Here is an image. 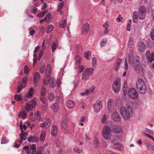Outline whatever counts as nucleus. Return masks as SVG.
<instances>
[{
    "label": "nucleus",
    "instance_id": "obj_1",
    "mask_svg": "<svg viewBox=\"0 0 154 154\" xmlns=\"http://www.w3.org/2000/svg\"><path fill=\"white\" fill-rule=\"evenodd\" d=\"M119 112L122 117L125 119H128L133 115V110L129 104L122 106L119 108Z\"/></svg>",
    "mask_w": 154,
    "mask_h": 154
},
{
    "label": "nucleus",
    "instance_id": "obj_2",
    "mask_svg": "<svg viewBox=\"0 0 154 154\" xmlns=\"http://www.w3.org/2000/svg\"><path fill=\"white\" fill-rule=\"evenodd\" d=\"M140 58L138 56H135L132 59V67L135 71L138 74L142 72L143 69L142 66L141 65L139 61Z\"/></svg>",
    "mask_w": 154,
    "mask_h": 154
},
{
    "label": "nucleus",
    "instance_id": "obj_3",
    "mask_svg": "<svg viewBox=\"0 0 154 154\" xmlns=\"http://www.w3.org/2000/svg\"><path fill=\"white\" fill-rule=\"evenodd\" d=\"M136 88L137 90L142 94H144L147 90L146 85L143 81L141 79H138L136 83Z\"/></svg>",
    "mask_w": 154,
    "mask_h": 154
},
{
    "label": "nucleus",
    "instance_id": "obj_4",
    "mask_svg": "<svg viewBox=\"0 0 154 154\" xmlns=\"http://www.w3.org/2000/svg\"><path fill=\"white\" fill-rule=\"evenodd\" d=\"M111 130L108 126L105 125L103 129V138L108 140L111 137Z\"/></svg>",
    "mask_w": 154,
    "mask_h": 154
},
{
    "label": "nucleus",
    "instance_id": "obj_5",
    "mask_svg": "<svg viewBox=\"0 0 154 154\" xmlns=\"http://www.w3.org/2000/svg\"><path fill=\"white\" fill-rule=\"evenodd\" d=\"M121 83L120 78H117L114 81L112 85L113 90L116 93L118 92L120 90Z\"/></svg>",
    "mask_w": 154,
    "mask_h": 154
},
{
    "label": "nucleus",
    "instance_id": "obj_6",
    "mask_svg": "<svg viewBox=\"0 0 154 154\" xmlns=\"http://www.w3.org/2000/svg\"><path fill=\"white\" fill-rule=\"evenodd\" d=\"M138 17L140 19H144L146 15V8L143 6H140L138 9V12H137Z\"/></svg>",
    "mask_w": 154,
    "mask_h": 154
},
{
    "label": "nucleus",
    "instance_id": "obj_7",
    "mask_svg": "<svg viewBox=\"0 0 154 154\" xmlns=\"http://www.w3.org/2000/svg\"><path fill=\"white\" fill-rule=\"evenodd\" d=\"M94 69L92 68L87 69L82 74V79L86 80L88 79L89 76L93 74Z\"/></svg>",
    "mask_w": 154,
    "mask_h": 154
},
{
    "label": "nucleus",
    "instance_id": "obj_8",
    "mask_svg": "<svg viewBox=\"0 0 154 154\" xmlns=\"http://www.w3.org/2000/svg\"><path fill=\"white\" fill-rule=\"evenodd\" d=\"M128 95L131 98L134 99H137L138 96L137 92L133 88H131L128 90Z\"/></svg>",
    "mask_w": 154,
    "mask_h": 154
},
{
    "label": "nucleus",
    "instance_id": "obj_9",
    "mask_svg": "<svg viewBox=\"0 0 154 154\" xmlns=\"http://www.w3.org/2000/svg\"><path fill=\"white\" fill-rule=\"evenodd\" d=\"M102 108V101H99L96 102L94 105V110L96 112L98 113L100 112Z\"/></svg>",
    "mask_w": 154,
    "mask_h": 154
},
{
    "label": "nucleus",
    "instance_id": "obj_10",
    "mask_svg": "<svg viewBox=\"0 0 154 154\" xmlns=\"http://www.w3.org/2000/svg\"><path fill=\"white\" fill-rule=\"evenodd\" d=\"M108 110L110 113H111L115 110V103L113 100L110 99L108 103Z\"/></svg>",
    "mask_w": 154,
    "mask_h": 154
},
{
    "label": "nucleus",
    "instance_id": "obj_11",
    "mask_svg": "<svg viewBox=\"0 0 154 154\" xmlns=\"http://www.w3.org/2000/svg\"><path fill=\"white\" fill-rule=\"evenodd\" d=\"M146 56L148 62L151 63L154 60V52H152L151 54L150 51H147L146 53Z\"/></svg>",
    "mask_w": 154,
    "mask_h": 154
},
{
    "label": "nucleus",
    "instance_id": "obj_12",
    "mask_svg": "<svg viewBox=\"0 0 154 154\" xmlns=\"http://www.w3.org/2000/svg\"><path fill=\"white\" fill-rule=\"evenodd\" d=\"M112 114V119L115 121H120L121 120V118L119 113L115 111Z\"/></svg>",
    "mask_w": 154,
    "mask_h": 154
},
{
    "label": "nucleus",
    "instance_id": "obj_13",
    "mask_svg": "<svg viewBox=\"0 0 154 154\" xmlns=\"http://www.w3.org/2000/svg\"><path fill=\"white\" fill-rule=\"evenodd\" d=\"M90 25L88 23H86L84 25L82 29V31L83 33L84 34H87L89 29Z\"/></svg>",
    "mask_w": 154,
    "mask_h": 154
},
{
    "label": "nucleus",
    "instance_id": "obj_14",
    "mask_svg": "<svg viewBox=\"0 0 154 154\" xmlns=\"http://www.w3.org/2000/svg\"><path fill=\"white\" fill-rule=\"evenodd\" d=\"M40 77V74L39 72H37L35 73L34 81L35 85L39 82Z\"/></svg>",
    "mask_w": 154,
    "mask_h": 154
},
{
    "label": "nucleus",
    "instance_id": "obj_15",
    "mask_svg": "<svg viewBox=\"0 0 154 154\" xmlns=\"http://www.w3.org/2000/svg\"><path fill=\"white\" fill-rule=\"evenodd\" d=\"M49 84L50 87L51 88H54L56 86V85L55 79L53 77H50Z\"/></svg>",
    "mask_w": 154,
    "mask_h": 154
},
{
    "label": "nucleus",
    "instance_id": "obj_16",
    "mask_svg": "<svg viewBox=\"0 0 154 154\" xmlns=\"http://www.w3.org/2000/svg\"><path fill=\"white\" fill-rule=\"evenodd\" d=\"M26 134L24 132L23 130H22V132L20 134V138L21 140H18V142H21V144L22 143V141L23 140H25L26 138Z\"/></svg>",
    "mask_w": 154,
    "mask_h": 154
},
{
    "label": "nucleus",
    "instance_id": "obj_17",
    "mask_svg": "<svg viewBox=\"0 0 154 154\" xmlns=\"http://www.w3.org/2000/svg\"><path fill=\"white\" fill-rule=\"evenodd\" d=\"M81 62V58L79 56H77L75 58V66L77 69L80 66Z\"/></svg>",
    "mask_w": 154,
    "mask_h": 154
},
{
    "label": "nucleus",
    "instance_id": "obj_18",
    "mask_svg": "<svg viewBox=\"0 0 154 154\" xmlns=\"http://www.w3.org/2000/svg\"><path fill=\"white\" fill-rule=\"evenodd\" d=\"M66 105L68 108L72 109L74 106L75 104L74 102L72 100H69L66 102Z\"/></svg>",
    "mask_w": 154,
    "mask_h": 154
},
{
    "label": "nucleus",
    "instance_id": "obj_19",
    "mask_svg": "<svg viewBox=\"0 0 154 154\" xmlns=\"http://www.w3.org/2000/svg\"><path fill=\"white\" fill-rule=\"evenodd\" d=\"M114 148L116 150L122 151L124 149V147L119 143H115L114 145Z\"/></svg>",
    "mask_w": 154,
    "mask_h": 154
},
{
    "label": "nucleus",
    "instance_id": "obj_20",
    "mask_svg": "<svg viewBox=\"0 0 154 154\" xmlns=\"http://www.w3.org/2000/svg\"><path fill=\"white\" fill-rule=\"evenodd\" d=\"M50 121L49 119L47 118L45 119V121L43 123H41L40 125V127L43 128H45L47 125L49 126L50 124Z\"/></svg>",
    "mask_w": 154,
    "mask_h": 154
},
{
    "label": "nucleus",
    "instance_id": "obj_21",
    "mask_svg": "<svg viewBox=\"0 0 154 154\" xmlns=\"http://www.w3.org/2000/svg\"><path fill=\"white\" fill-rule=\"evenodd\" d=\"M33 92V89L32 88H30L27 94L25 95V97L31 98Z\"/></svg>",
    "mask_w": 154,
    "mask_h": 154
},
{
    "label": "nucleus",
    "instance_id": "obj_22",
    "mask_svg": "<svg viewBox=\"0 0 154 154\" xmlns=\"http://www.w3.org/2000/svg\"><path fill=\"white\" fill-rule=\"evenodd\" d=\"M51 108L54 112H57L59 111L60 107L59 104L57 103L53 104L51 106Z\"/></svg>",
    "mask_w": 154,
    "mask_h": 154
},
{
    "label": "nucleus",
    "instance_id": "obj_23",
    "mask_svg": "<svg viewBox=\"0 0 154 154\" xmlns=\"http://www.w3.org/2000/svg\"><path fill=\"white\" fill-rule=\"evenodd\" d=\"M146 48L144 44L141 42H140L138 45V49L140 51H143Z\"/></svg>",
    "mask_w": 154,
    "mask_h": 154
},
{
    "label": "nucleus",
    "instance_id": "obj_24",
    "mask_svg": "<svg viewBox=\"0 0 154 154\" xmlns=\"http://www.w3.org/2000/svg\"><path fill=\"white\" fill-rule=\"evenodd\" d=\"M66 20L65 19H63L60 22L59 26L60 28H64L66 24Z\"/></svg>",
    "mask_w": 154,
    "mask_h": 154
},
{
    "label": "nucleus",
    "instance_id": "obj_25",
    "mask_svg": "<svg viewBox=\"0 0 154 154\" xmlns=\"http://www.w3.org/2000/svg\"><path fill=\"white\" fill-rule=\"evenodd\" d=\"M41 119L40 112L39 111H36L35 112L34 115V120L38 121H40Z\"/></svg>",
    "mask_w": 154,
    "mask_h": 154
},
{
    "label": "nucleus",
    "instance_id": "obj_26",
    "mask_svg": "<svg viewBox=\"0 0 154 154\" xmlns=\"http://www.w3.org/2000/svg\"><path fill=\"white\" fill-rule=\"evenodd\" d=\"M54 26L52 24L48 25L46 28V33H50L54 28Z\"/></svg>",
    "mask_w": 154,
    "mask_h": 154
},
{
    "label": "nucleus",
    "instance_id": "obj_27",
    "mask_svg": "<svg viewBox=\"0 0 154 154\" xmlns=\"http://www.w3.org/2000/svg\"><path fill=\"white\" fill-rule=\"evenodd\" d=\"M137 12H134L133 13V17L132 21L134 23H137Z\"/></svg>",
    "mask_w": 154,
    "mask_h": 154
},
{
    "label": "nucleus",
    "instance_id": "obj_28",
    "mask_svg": "<svg viewBox=\"0 0 154 154\" xmlns=\"http://www.w3.org/2000/svg\"><path fill=\"white\" fill-rule=\"evenodd\" d=\"M40 92L41 95H45L46 93V88L45 86L42 85V86Z\"/></svg>",
    "mask_w": 154,
    "mask_h": 154
},
{
    "label": "nucleus",
    "instance_id": "obj_29",
    "mask_svg": "<svg viewBox=\"0 0 154 154\" xmlns=\"http://www.w3.org/2000/svg\"><path fill=\"white\" fill-rule=\"evenodd\" d=\"M57 127L55 126H53L51 128V134L52 136H55L57 132Z\"/></svg>",
    "mask_w": 154,
    "mask_h": 154
},
{
    "label": "nucleus",
    "instance_id": "obj_30",
    "mask_svg": "<svg viewBox=\"0 0 154 154\" xmlns=\"http://www.w3.org/2000/svg\"><path fill=\"white\" fill-rule=\"evenodd\" d=\"M127 60H128V63H130V61L131 60V59L129 57H127V58H126V59L125 61V70H126L127 71L128 70V63Z\"/></svg>",
    "mask_w": 154,
    "mask_h": 154
},
{
    "label": "nucleus",
    "instance_id": "obj_31",
    "mask_svg": "<svg viewBox=\"0 0 154 154\" xmlns=\"http://www.w3.org/2000/svg\"><path fill=\"white\" fill-rule=\"evenodd\" d=\"M67 121L65 119H63L62 120L61 122V126L62 128L64 129H66L67 128Z\"/></svg>",
    "mask_w": 154,
    "mask_h": 154
},
{
    "label": "nucleus",
    "instance_id": "obj_32",
    "mask_svg": "<svg viewBox=\"0 0 154 154\" xmlns=\"http://www.w3.org/2000/svg\"><path fill=\"white\" fill-rule=\"evenodd\" d=\"M33 108L32 105L30 104L29 103H27L25 106V109L27 111L31 110Z\"/></svg>",
    "mask_w": 154,
    "mask_h": 154
},
{
    "label": "nucleus",
    "instance_id": "obj_33",
    "mask_svg": "<svg viewBox=\"0 0 154 154\" xmlns=\"http://www.w3.org/2000/svg\"><path fill=\"white\" fill-rule=\"evenodd\" d=\"M51 72V68L50 64H48L46 69V74L47 76H49Z\"/></svg>",
    "mask_w": 154,
    "mask_h": 154
},
{
    "label": "nucleus",
    "instance_id": "obj_34",
    "mask_svg": "<svg viewBox=\"0 0 154 154\" xmlns=\"http://www.w3.org/2000/svg\"><path fill=\"white\" fill-rule=\"evenodd\" d=\"M113 131L114 133H120L122 131L120 127L119 126H115Z\"/></svg>",
    "mask_w": 154,
    "mask_h": 154
},
{
    "label": "nucleus",
    "instance_id": "obj_35",
    "mask_svg": "<svg viewBox=\"0 0 154 154\" xmlns=\"http://www.w3.org/2000/svg\"><path fill=\"white\" fill-rule=\"evenodd\" d=\"M122 60L120 59H119L117 61L114 67L115 69L117 70L118 69V68L120 66Z\"/></svg>",
    "mask_w": 154,
    "mask_h": 154
},
{
    "label": "nucleus",
    "instance_id": "obj_36",
    "mask_svg": "<svg viewBox=\"0 0 154 154\" xmlns=\"http://www.w3.org/2000/svg\"><path fill=\"white\" fill-rule=\"evenodd\" d=\"M26 85H23L21 84L18 86L17 89V93H19L24 88H25Z\"/></svg>",
    "mask_w": 154,
    "mask_h": 154
},
{
    "label": "nucleus",
    "instance_id": "obj_37",
    "mask_svg": "<svg viewBox=\"0 0 154 154\" xmlns=\"http://www.w3.org/2000/svg\"><path fill=\"white\" fill-rule=\"evenodd\" d=\"M108 118V116L107 115L105 114L102 117V123L106 124L107 122V119Z\"/></svg>",
    "mask_w": 154,
    "mask_h": 154
},
{
    "label": "nucleus",
    "instance_id": "obj_38",
    "mask_svg": "<svg viewBox=\"0 0 154 154\" xmlns=\"http://www.w3.org/2000/svg\"><path fill=\"white\" fill-rule=\"evenodd\" d=\"M127 92L126 91V90L124 91V93L122 96V98L125 101H128L129 99V98L128 97V94H127Z\"/></svg>",
    "mask_w": 154,
    "mask_h": 154
},
{
    "label": "nucleus",
    "instance_id": "obj_39",
    "mask_svg": "<svg viewBox=\"0 0 154 154\" xmlns=\"http://www.w3.org/2000/svg\"><path fill=\"white\" fill-rule=\"evenodd\" d=\"M29 147L30 149L32 152V153H34L36 150V148L35 144H32L29 146Z\"/></svg>",
    "mask_w": 154,
    "mask_h": 154
},
{
    "label": "nucleus",
    "instance_id": "obj_40",
    "mask_svg": "<svg viewBox=\"0 0 154 154\" xmlns=\"http://www.w3.org/2000/svg\"><path fill=\"white\" fill-rule=\"evenodd\" d=\"M27 140L29 142H36L37 141V139L36 138L32 136H30Z\"/></svg>",
    "mask_w": 154,
    "mask_h": 154
},
{
    "label": "nucleus",
    "instance_id": "obj_41",
    "mask_svg": "<svg viewBox=\"0 0 154 154\" xmlns=\"http://www.w3.org/2000/svg\"><path fill=\"white\" fill-rule=\"evenodd\" d=\"M48 97L49 100L50 101H52L54 98V94L52 92L49 93L48 94Z\"/></svg>",
    "mask_w": 154,
    "mask_h": 154
},
{
    "label": "nucleus",
    "instance_id": "obj_42",
    "mask_svg": "<svg viewBox=\"0 0 154 154\" xmlns=\"http://www.w3.org/2000/svg\"><path fill=\"white\" fill-rule=\"evenodd\" d=\"M47 12L48 11H44L38 14L37 16L38 17L42 18L46 14Z\"/></svg>",
    "mask_w": 154,
    "mask_h": 154
},
{
    "label": "nucleus",
    "instance_id": "obj_43",
    "mask_svg": "<svg viewBox=\"0 0 154 154\" xmlns=\"http://www.w3.org/2000/svg\"><path fill=\"white\" fill-rule=\"evenodd\" d=\"M21 116H22L23 119H25L26 117V113L25 112L23 111L20 112L19 114L18 117H20Z\"/></svg>",
    "mask_w": 154,
    "mask_h": 154
},
{
    "label": "nucleus",
    "instance_id": "obj_44",
    "mask_svg": "<svg viewBox=\"0 0 154 154\" xmlns=\"http://www.w3.org/2000/svg\"><path fill=\"white\" fill-rule=\"evenodd\" d=\"M47 77L44 79L43 81V84L45 85H47L49 84L50 81V78H49V76H47Z\"/></svg>",
    "mask_w": 154,
    "mask_h": 154
},
{
    "label": "nucleus",
    "instance_id": "obj_45",
    "mask_svg": "<svg viewBox=\"0 0 154 154\" xmlns=\"http://www.w3.org/2000/svg\"><path fill=\"white\" fill-rule=\"evenodd\" d=\"M46 136V131H43L42 132L40 136V139L42 141H44L45 139Z\"/></svg>",
    "mask_w": 154,
    "mask_h": 154
},
{
    "label": "nucleus",
    "instance_id": "obj_46",
    "mask_svg": "<svg viewBox=\"0 0 154 154\" xmlns=\"http://www.w3.org/2000/svg\"><path fill=\"white\" fill-rule=\"evenodd\" d=\"M85 57L88 60H89L91 59V54L89 51L86 52L85 54Z\"/></svg>",
    "mask_w": 154,
    "mask_h": 154
},
{
    "label": "nucleus",
    "instance_id": "obj_47",
    "mask_svg": "<svg viewBox=\"0 0 154 154\" xmlns=\"http://www.w3.org/2000/svg\"><path fill=\"white\" fill-rule=\"evenodd\" d=\"M74 150L75 152L79 154L81 153L82 152V149L77 147H74Z\"/></svg>",
    "mask_w": 154,
    "mask_h": 154
},
{
    "label": "nucleus",
    "instance_id": "obj_48",
    "mask_svg": "<svg viewBox=\"0 0 154 154\" xmlns=\"http://www.w3.org/2000/svg\"><path fill=\"white\" fill-rule=\"evenodd\" d=\"M134 39L132 38H131L130 39L128 42V46L129 48H132V45L134 42Z\"/></svg>",
    "mask_w": 154,
    "mask_h": 154
},
{
    "label": "nucleus",
    "instance_id": "obj_49",
    "mask_svg": "<svg viewBox=\"0 0 154 154\" xmlns=\"http://www.w3.org/2000/svg\"><path fill=\"white\" fill-rule=\"evenodd\" d=\"M23 149L26 151L27 154L30 153L31 151L29 146H25L24 147Z\"/></svg>",
    "mask_w": 154,
    "mask_h": 154
},
{
    "label": "nucleus",
    "instance_id": "obj_50",
    "mask_svg": "<svg viewBox=\"0 0 154 154\" xmlns=\"http://www.w3.org/2000/svg\"><path fill=\"white\" fill-rule=\"evenodd\" d=\"M146 145L149 150L152 151L154 149L153 146L149 142L147 143Z\"/></svg>",
    "mask_w": 154,
    "mask_h": 154
},
{
    "label": "nucleus",
    "instance_id": "obj_51",
    "mask_svg": "<svg viewBox=\"0 0 154 154\" xmlns=\"http://www.w3.org/2000/svg\"><path fill=\"white\" fill-rule=\"evenodd\" d=\"M43 150V148L42 147H39L37 149L35 154H42Z\"/></svg>",
    "mask_w": 154,
    "mask_h": 154
},
{
    "label": "nucleus",
    "instance_id": "obj_52",
    "mask_svg": "<svg viewBox=\"0 0 154 154\" xmlns=\"http://www.w3.org/2000/svg\"><path fill=\"white\" fill-rule=\"evenodd\" d=\"M107 42V39H102L100 42V45L101 47H103L105 46Z\"/></svg>",
    "mask_w": 154,
    "mask_h": 154
},
{
    "label": "nucleus",
    "instance_id": "obj_53",
    "mask_svg": "<svg viewBox=\"0 0 154 154\" xmlns=\"http://www.w3.org/2000/svg\"><path fill=\"white\" fill-rule=\"evenodd\" d=\"M51 15L50 13H48L45 16V18L46 19V20H48V21L50 20L51 19Z\"/></svg>",
    "mask_w": 154,
    "mask_h": 154
},
{
    "label": "nucleus",
    "instance_id": "obj_54",
    "mask_svg": "<svg viewBox=\"0 0 154 154\" xmlns=\"http://www.w3.org/2000/svg\"><path fill=\"white\" fill-rule=\"evenodd\" d=\"M15 99L19 101L21 99V97L20 95L16 94L14 96Z\"/></svg>",
    "mask_w": 154,
    "mask_h": 154
},
{
    "label": "nucleus",
    "instance_id": "obj_55",
    "mask_svg": "<svg viewBox=\"0 0 154 154\" xmlns=\"http://www.w3.org/2000/svg\"><path fill=\"white\" fill-rule=\"evenodd\" d=\"M30 9L32 13L35 14L37 11V8L36 7L32 6L30 8Z\"/></svg>",
    "mask_w": 154,
    "mask_h": 154
},
{
    "label": "nucleus",
    "instance_id": "obj_56",
    "mask_svg": "<svg viewBox=\"0 0 154 154\" xmlns=\"http://www.w3.org/2000/svg\"><path fill=\"white\" fill-rule=\"evenodd\" d=\"M57 48V44L55 42H54L52 45L51 48L52 49V52H53Z\"/></svg>",
    "mask_w": 154,
    "mask_h": 154
},
{
    "label": "nucleus",
    "instance_id": "obj_57",
    "mask_svg": "<svg viewBox=\"0 0 154 154\" xmlns=\"http://www.w3.org/2000/svg\"><path fill=\"white\" fill-rule=\"evenodd\" d=\"M24 72L26 74H27L29 72V69L27 66L25 65L24 68Z\"/></svg>",
    "mask_w": 154,
    "mask_h": 154
},
{
    "label": "nucleus",
    "instance_id": "obj_58",
    "mask_svg": "<svg viewBox=\"0 0 154 154\" xmlns=\"http://www.w3.org/2000/svg\"><path fill=\"white\" fill-rule=\"evenodd\" d=\"M40 100L42 102H46V98L45 97V95H41Z\"/></svg>",
    "mask_w": 154,
    "mask_h": 154
},
{
    "label": "nucleus",
    "instance_id": "obj_59",
    "mask_svg": "<svg viewBox=\"0 0 154 154\" xmlns=\"http://www.w3.org/2000/svg\"><path fill=\"white\" fill-rule=\"evenodd\" d=\"M8 140H6L5 138L3 137L2 138L1 143L2 144L6 143L8 142Z\"/></svg>",
    "mask_w": 154,
    "mask_h": 154
},
{
    "label": "nucleus",
    "instance_id": "obj_60",
    "mask_svg": "<svg viewBox=\"0 0 154 154\" xmlns=\"http://www.w3.org/2000/svg\"><path fill=\"white\" fill-rule=\"evenodd\" d=\"M26 80H27L26 77H24L23 79L22 83H21V84H22V85H26Z\"/></svg>",
    "mask_w": 154,
    "mask_h": 154
},
{
    "label": "nucleus",
    "instance_id": "obj_61",
    "mask_svg": "<svg viewBox=\"0 0 154 154\" xmlns=\"http://www.w3.org/2000/svg\"><path fill=\"white\" fill-rule=\"evenodd\" d=\"M55 143L56 146L58 147H59L61 144L60 141V140L58 139L56 140L55 142Z\"/></svg>",
    "mask_w": 154,
    "mask_h": 154
},
{
    "label": "nucleus",
    "instance_id": "obj_62",
    "mask_svg": "<svg viewBox=\"0 0 154 154\" xmlns=\"http://www.w3.org/2000/svg\"><path fill=\"white\" fill-rule=\"evenodd\" d=\"M45 66H42L40 68V71L42 73H43L45 71Z\"/></svg>",
    "mask_w": 154,
    "mask_h": 154
},
{
    "label": "nucleus",
    "instance_id": "obj_63",
    "mask_svg": "<svg viewBox=\"0 0 154 154\" xmlns=\"http://www.w3.org/2000/svg\"><path fill=\"white\" fill-rule=\"evenodd\" d=\"M128 87V85L127 83L126 82H125L123 85V88L125 90Z\"/></svg>",
    "mask_w": 154,
    "mask_h": 154
},
{
    "label": "nucleus",
    "instance_id": "obj_64",
    "mask_svg": "<svg viewBox=\"0 0 154 154\" xmlns=\"http://www.w3.org/2000/svg\"><path fill=\"white\" fill-rule=\"evenodd\" d=\"M151 38L152 40H154V29H153L151 33Z\"/></svg>",
    "mask_w": 154,
    "mask_h": 154
}]
</instances>
